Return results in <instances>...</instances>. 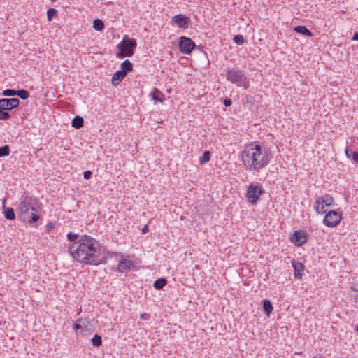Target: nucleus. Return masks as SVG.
<instances>
[{"label": "nucleus", "mask_w": 358, "mask_h": 358, "mask_svg": "<svg viewBox=\"0 0 358 358\" xmlns=\"http://www.w3.org/2000/svg\"><path fill=\"white\" fill-rule=\"evenodd\" d=\"M69 252L74 259L85 264L97 265L101 263V248L94 238L84 235L69 247Z\"/></svg>", "instance_id": "f257e3e1"}, {"label": "nucleus", "mask_w": 358, "mask_h": 358, "mask_svg": "<svg viewBox=\"0 0 358 358\" xmlns=\"http://www.w3.org/2000/svg\"><path fill=\"white\" fill-rule=\"evenodd\" d=\"M243 166L249 171H259L267 166L271 159L268 150L255 143L245 145L241 152Z\"/></svg>", "instance_id": "f03ea898"}, {"label": "nucleus", "mask_w": 358, "mask_h": 358, "mask_svg": "<svg viewBox=\"0 0 358 358\" xmlns=\"http://www.w3.org/2000/svg\"><path fill=\"white\" fill-rule=\"evenodd\" d=\"M36 201L32 197L25 196L18 206L17 213L24 221L35 222L39 219V216L36 214Z\"/></svg>", "instance_id": "7ed1b4c3"}, {"label": "nucleus", "mask_w": 358, "mask_h": 358, "mask_svg": "<svg viewBox=\"0 0 358 358\" xmlns=\"http://www.w3.org/2000/svg\"><path fill=\"white\" fill-rule=\"evenodd\" d=\"M227 79L237 86H243L245 89L249 87V81L244 73L238 69H229L227 71Z\"/></svg>", "instance_id": "20e7f679"}, {"label": "nucleus", "mask_w": 358, "mask_h": 358, "mask_svg": "<svg viewBox=\"0 0 358 358\" xmlns=\"http://www.w3.org/2000/svg\"><path fill=\"white\" fill-rule=\"evenodd\" d=\"M136 43L134 39L124 38L122 41L117 46L120 52L117 56L120 58L123 57H131L134 54L133 49L136 47Z\"/></svg>", "instance_id": "39448f33"}, {"label": "nucleus", "mask_w": 358, "mask_h": 358, "mask_svg": "<svg viewBox=\"0 0 358 358\" xmlns=\"http://www.w3.org/2000/svg\"><path fill=\"white\" fill-rule=\"evenodd\" d=\"M262 189L257 185H250L247 189L246 197L248 201L252 204L257 202L259 196L262 194Z\"/></svg>", "instance_id": "423d86ee"}, {"label": "nucleus", "mask_w": 358, "mask_h": 358, "mask_svg": "<svg viewBox=\"0 0 358 358\" xmlns=\"http://www.w3.org/2000/svg\"><path fill=\"white\" fill-rule=\"evenodd\" d=\"M178 45L180 52L184 54H190L196 47L194 42L186 36H181L180 38Z\"/></svg>", "instance_id": "0eeeda50"}, {"label": "nucleus", "mask_w": 358, "mask_h": 358, "mask_svg": "<svg viewBox=\"0 0 358 358\" xmlns=\"http://www.w3.org/2000/svg\"><path fill=\"white\" fill-rule=\"evenodd\" d=\"M341 220V215L338 213L331 210L326 214L323 222L326 226L333 227L336 226Z\"/></svg>", "instance_id": "6e6552de"}, {"label": "nucleus", "mask_w": 358, "mask_h": 358, "mask_svg": "<svg viewBox=\"0 0 358 358\" xmlns=\"http://www.w3.org/2000/svg\"><path fill=\"white\" fill-rule=\"evenodd\" d=\"M19 100L17 98H3L0 99V108L6 110H11L19 106Z\"/></svg>", "instance_id": "1a4fd4ad"}, {"label": "nucleus", "mask_w": 358, "mask_h": 358, "mask_svg": "<svg viewBox=\"0 0 358 358\" xmlns=\"http://www.w3.org/2000/svg\"><path fill=\"white\" fill-rule=\"evenodd\" d=\"M172 21L178 27L186 29L188 27L189 19L182 14H178L173 17Z\"/></svg>", "instance_id": "9d476101"}, {"label": "nucleus", "mask_w": 358, "mask_h": 358, "mask_svg": "<svg viewBox=\"0 0 358 358\" xmlns=\"http://www.w3.org/2000/svg\"><path fill=\"white\" fill-rule=\"evenodd\" d=\"M292 241L296 245H301L303 243L306 241V238L305 234L302 231H295L293 236L292 237Z\"/></svg>", "instance_id": "9b49d317"}, {"label": "nucleus", "mask_w": 358, "mask_h": 358, "mask_svg": "<svg viewBox=\"0 0 358 358\" xmlns=\"http://www.w3.org/2000/svg\"><path fill=\"white\" fill-rule=\"evenodd\" d=\"M133 266V263L130 260L122 259L117 266V270L119 272L124 273L131 268Z\"/></svg>", "instance_id": "f8f14e48"}, {"label": "nucleus", "mask_w": 358, "mask_h": 358, "mask_svg": "<svg viewBox=\"0 0 358 358\" xmlns=\"http://www.w3.org/2000/svg\"><path fill=\"white\" fill-rule=\"evenodd\" d=\"M292 266L294 271V277L301 279L302 277V271L304 269L303 264L298 262H292Z\"/></svg>", "instance_id": "ddd939ff"}, {"label": "nucleus", "mask_w": 358, "mask_h": 358, "mask_svg": "<svg viewBox=\"0 0 358 358\" xmlns=\"http://www.w3.org/2000/svg\"><path fill=\"white\" fill-rule=\"evenodd\" d=\"M127 73L124 72V71H117L116 73H115L113 76L111 82L112 84L115 86H117L119 85L120 82L122 80V79L126 76Z\"/></svg>", "instance_id": "4468645a"}, {"label": "nucleus", "mask_w": 358, "mask_h": 358, "mask_svg": "<svg viewBox=\"0 0 358 358\" xmlns=\"http://www.w3.org/2000/svg\"><path fill=\"white\" fill-rule=\"evenodd\" d=\"M150 96L153 100L158 101L161 103L163 102L164 99L163 93L157 88L153 90V92L150 94Z\"/></svg>", "instance_id": "2eb2a0df"}, {"label": "nucleus", "mask_w": 358, "mask_h": 358, "mask_svg": "<svg viewBox=\"0 0 358 358\" xmlns=\"http://www.w3.org/2000/svg\"><path fill=\"white\" fill-rule=\"evenodd\" d=\"M318 200L327 207L331 206L334 202L333 197L329 194L320 197Z\"/></svg>", "instance_id": "dca6fc26"}, {"label": "nucleus", "mask_w": 358, "mask_h": 358, "mask_svg": "<svg viewBox=\"0 0 358 358\" xmlns=\"http://www.w3.org/2000/svg\"><path fill=\"white\" fill-rule=\"evenodd\" d=\"M263 309L267 316H269L273 311V306L269 300L264 299L263 301Z\"/></svg>", "instance_id": "f3484780"}, {"label": "nucleus", "mask_w": 358, "mask_h": 358, "mask_svg": "<svg viewBox=\"0 0 358 358\" xmlns=\"http://www.w3.org/2000/svg\"><path fill=\"white\" fill-rule=\"evenodd\" d=\"M294 31L297 33L301 34L305 36H311L312 33L311 31L308 29L305 26H296L294 28Z\"/></svg>", "instance_id": "a211bd4d"}, {"label": "nucleus", "mask_w": 358, "mask_h": 358, "mask_svg": "<svg viewBox=\"0 0 358 358\" xmlns=\"http://www.w3.org/2000/svg\"><path fill=\"white\" fill-rule=\"evenodd\" d=\"M325 205L320 203L319 200H317L314 204V208L318 214H323L326 213Z\"/></svg>", "instance_id": "6ab92c4d"}, {"label": "nucleus", "mask_w": 358, "mask_h": 358, "mask_svg": "<svg viewBox=\"0 0 358 358\" xmlns=\"http://www.w3.org/2000/svg\"><path fill=\"white\" fill-rule=\"evenodd\" d=\"M121 70L124 71L127 74L129 71L132 70L133 64L129 59H126L121 64Z\"/></svg>", "instance_id": "aec40b11"}, {"label": "nucleus", "mask_w": 358, "mask_h": 358, "mask_svg": "<svg viewBox=\"0 0 358 358\" xmlns=\"http://www.w3.org/2000/svg\"><path fill=\"white\" fill-rule=\"evenodd\" d=\"M83 125V119L79 116H76L72 120V127L79 129Z\"/></svg>", "instance_id": "412c9836"}, {"label": "nucleus", "mask_w": 358, "mask_h": 358, "mask_svg": "<svg viewBox=\"0 0 358 358\" xmlns=\"http://www.w3.org/2000/svg\"><path fill=\"white\" fill-rule=\"evenodd\" d=\"M3 214H4L5 217L10 220H14L15 217L14 210L11 208H4Z\"/></svg>", "instance_id": "4be33fe9"}, {"label": "nucleus", "mask_w": 358, "mask_h": 358, "mask_svg": "<svg viewBox=\"0 0 358 358\" xmlns=\"http://www.w3.org/2000/svg\"><path fill=\"white\" fill-rule=\"evenodd\" d=\"M167 283V280L165 278H159L156 280L154 282V287L157 289H160L163 288Z\"/></svg>", "instance_id": "5701e85b"}, {"label": "nucleus", "mask_w": 358, "mask_h": 358, "mask_svg": "<svg viewBox=\"0 0 358 358\" xmlns=\"http://www.w3.org/2000/svg\"><path fill=\"white\" fill-rule=\"evenodd\" d=\"M345 154L347 157H352V159L356 162H358V152H355L352 149L346 148L345 149Z\"/></svg>", "instance_id": "b1692460"}, {"label": "nucleus", "mask_w": 358, "mask_h": 358, "mask_svg": "<svg viewBox=\"0 0 358 358\" xmlns=\"http://www.w3.org/2000/svg\"><path fill=\"white\" fill-rule=\"evenodd\" d=\"M93 27L97 31H102L104 28V24L100 19H96L93 22Z\"/></svg>", "instance_id": "393cba45"}, {"label": "nucleus", "mask_w": 358, "mask_h": 358, "mask_svg": "<svg viewBox=\"0 0 358 358\" xmlns=\"http://www.w3.org/2000/svg\"><path fill=\"white\" fill-rule=\"evenodd\" d=\"M16 96H19L22 99H26L29 97V94L28 91L25 90H16Z\"/></svg>", "instance_id": "a878e982"}, {"label": "nucleus", "mask_w": 358, "mask_h": 358, "mask_svg": "<svg viewBox=\"0 0 358 358\" xmlns=\"http://www.w3.org/2000/svg\"><path fill=\"white\" fill-rule=\"evenodd\" d=\"M210 153L209 151H205L203 156L199 157V163L203 164L210 160Z\"/></svg>", "instance_id": "bb28decb"}, {"label": "nucleus", "mask_w": 358, "mask_h": 358, "mask_svg": "<svg viewBox=\"0 0 358 358\" xmlns=\"http://www.w3.org/2000/svg\"><path fill=\"white\" fill-rule=\"evenodd\" d=\"M57 11L55 8H50L47 11V17L48 21H52L57 16Z\"/></svg>", "instance_id": "cd10ccee"}, {"label": "nucleus", "mask_w": 358, "mask_h": 358, "mask_svg": "<svg viewBox=\"0 0 358 358\" xmlns=\"http://www.w3.org/2000/svg\"><path fill=\"white\" fill-rule=\"evenodd\" d=\"M92 342L94 346L99 347L101 345V337L98 334H95L92 339Z\"/></svg>", "instance_id": "c85d7f7f"}, {"label": "nucleus", "mask_w": 358, "mask_h": 358, "mask_svg": "<svg viewBox=\"0 0 358 358\" xmlns=\"http://www.w3.org/2000/svg\"><path fill=\"white\" fill-rule=\"evenodd\" d=\"M10 154V148L8 145H4L0 148V157L8 156Z\"/></svg>", "instance_id": "c756f323"}, {"label": "nucleus", "mask_w": 358, "mask_h": 358, "mask_svg": "<svg viewBox=\"0 0 358 358\" xmlns=\"http://www.w3.org/2000/svg\"><path fill=\"white\" fill-rule=\"evenodd\" d=\"M2 95L4 96H16V90L11 89L4 90L2 92Z\"/></svg>", "instance_id": "7c9ffc66"}, {"label": "nucleus", "mask_w": 358, "mask_h": 358, "mask_svg": "<svg viewBox=\"0 0 358 358\" xmlns=\"http://www.w3.org/2000/svg\"><path fill=\"white\" fill-rule=\"evenodd\" d=\"M10 117V115L6 110L0 108V120H8Z\"/></svg>", "instance_id": "2f4dec72"}, {"label": "nucleus", "mask_w": 358, "mask_h": 358, "mask_svg": "<svg viewBox=\"0 0 358 358\" xmlns=\"http://www.w3.org/2000/svg\"><path fill=\"white\" fill-rule=\"evenodd\" d=\"M234 41L238 45H242L244 43V38L242 35H236L234 38Z\"/></svg>", "instance_id": "473e14b6"}, {"label": "nucleus", "mask_w": 358, "mask_h": 358, "mask_svg": "<svg viewBox=\"0 0 358 358\" xmlns=\"http://www.w3.org/2000/svg\"><path fill=\"white\" fill-rule=\"evenodd\" d=\"M78 236L76 234L69 233L67 234V238L71 241H75Z\"/></svg>", "instance_id": "72a5a7b5"}, {"label": "nucleus", "mask_w": 358, "mask_h": 358, "mask_svg": "<svg viewBox=\"0 0 358 358\" xmlns=\"http://www.w3.org/2000/svg\"><path fill=\"white\" fill-rule=\"evenodd\" d=\"M92 172L91 171H85L83 173V176L85 179H90L92 177Z\"/></svg>", "instance_id": "f704fd0d"}, {"label": "nucleus", "mask_w": 358, "mask_h": 358, "mask_svg": "<svg viewBox=\"0 0 358 358\" xmlns=\"http://www.w3.org/2000/svg\"><path fill=\"white\" fill-rule=\"evenodd\" d=\"M224 106H225L229 107V106H231V104H232V101H231V99H224Z\"/></svg>", "instance_id": "c9c22d12"}, {"label": "nucleus", "mask_w": 358, "mask_h": 358, "mask_svg": "<svg viewBox=\"0 0 358 358\" xmlns=\"http://www.w3.org/2000/svg\"><path fill=\"white\" fill-rule=\"evenodd\" d=\"M140 317L142 320H147V318L148 317V315L146 313H143L141 315Z\"/></svg>", "instance_id": "e433bc0d"}, {"label": "nucleus", "mask_w": 358, "mask_h": 358, "mask_svg": "<svg viewBox=\"0 0 358 358\" xmlns=\"http://www.w3.org/2000/svg\"><path fill=\"white\" fill-rule=\"evenodd\" d=\"M147 231H148V227L145 225L142 229V233L145 234Z\"/></svg>", "instance_id": "4c0bfd02"}, {"label": "nucleus", "mask_w": 358, "mask_h": 358, "mask_svg": "<svg viewBox=\"0 0 358 358\" xmlns=\"http://www.w3.org/2000/svg\"><path fill=\"white\" fill-rule=\"evenodd\" d=\"M352 39H353L354 41H358V33H355V34H354V36H353Z\"/></svg>", "instance_id": "58836bf2"}, {"label": "nucleus", "mask_w": 358, "mask_h": 358, "mask_svg": "<svg viewBox=\"0 0 358 358\" xmlns=\"http://www.w3.org/2000/svg\"><path fill=\"white\" fill-rule=\"evenodd\" d=\"M80 327H80V324H75V326H74V328H75L76 329H80Z\"/></svg>", "instance_id": "ea45409f"}, {"label": "nucleus", "mask_w": 358, "mask_h": 358, "mask_svg": "<svg viewBox=\"0 0 358 358\" xmlns=\"http://www.w3.org/2000/svg\"><path fill=\"white\" fill-rule=\"evenodd\" d=\"M357 331H358V325H357Z\"/></svg>", "instance_id": "a19ab883"}, {"label": "nucleus", "mask_w": 358, "mask_h": 358, "mask_svg": "<svg viewBox=\"0 0 358 358\" xmlns=\"http://www.w3.org/2000/svg\"><path fill=\"white\" fill-rule=\"evenodd\" d=\"M357 10H358V8H357Z\"/></svg>", "instance_id": "79ce46f5"}]
</instances>
